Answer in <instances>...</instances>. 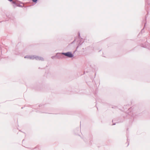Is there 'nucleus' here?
Here are the masks:
<instances>
[{"label":"nucleus","instance_id":"5","mask_svg":"<svg viewBox=\"0 0 150 150\" xmlns=\"http://www.w3.org/2000/svg\"><path fill=\"white\" fill-rule=\"evenodd\" d=\"M142 47H146L148 48H149V49H150V48H148L147 46H146V45H144L142 44L141 46Z\"/></svg>","mask_w":150,"mask_h":150},{"label":"nucleus","instance_id":"9","mask_svg":"<svg viewBox=\"0 0 150 150\" xmlns=\"http://www.w3.org/2000/svg\"><path fill=\"white\" fill-rule=\"evenodd\" d=\"M127 143H128V144H127V146H128L129 145V142H128V139H127Z\"/></svg>","mask_w":150,"mask_h":150},{"label":"nucleus","instance_id":"6","mask_svg":"<svg viewBox=\"0 0 150 150\" xmlns=\"http://www.w3.org/2000/svg\"><path fill=\"white\" fill-rule=\"evenodd\" d=\"M30 55H26L24 57L25 58H28L29 59Z\"/></svg>","mask_w":150,"mask_h":150},{"label":"nucleus","instance_id":"7","mask_svg":"<svg viewBox=\"0 0 150 150\" xmlns=\"http://www.w3.org/2000/svg\"><path fill=\"white\" fill-rule=\"evenodd\" d=\"M82 43H83V42H82V43H81V44L79 43V44H78V46L76 47V49H77L82 44Z\"/></svg>","mask_w":150,"mask_h":150},{"label":"nucleus","instance_id":"1","mask_svg":"<svg viewBox=\"0 0 150 150\" xmlns=\"http://www.w3.org/2000/svg\"><path fill=\"white\" fill-rule=\"evenodd\" d=\"M62 54L64 55L67 57L69 58H71L74 56V55L71 53V52H62L59 53Z\"/></svg>","mask_w":150,"mask_h":150},{"label":"nucleus","instance_id":"3","mask_svg":"<svg viewBox=\"0 0 150 150\" xmlns=\"http://www.w3.org/2000/svg\"><path fill=\"white\" fill-rule=\"evenodd\" d=\"M131 108L129 109L128 110V111H127V113H128V114H129V115H131L132 116V114L133 115V114L132 113V112H129V111H131Z\"/></svg>","mask_w":150,"mask_h":150},{"label":"nucleus","instance_id":"4","mask_svg":"<svg viewBox=\"0 0 150 150\" xmlns=\"http://www.w3.org/2000/svg\"><path fill=\"white\" fill-rule=\"evenodd\" d=\"M35 55H30L29 59H35Z\"/></svg>","mask_w":150,"mask_h":150},{"label":"nucleus","instance_id":"2","mask_svg":"<svg viewBox=\"0 0 150 150\" xmlns=\"http://www.w3.org/2000/svg\"><path fill=\"white\" fill-rule=\"evenodd\" d=\"M35 59L36 60H39L42 61L44 60V59L43 57L36 55H35Z\"/></svg>","mask_w":150,"mask_h":150},{"label":"nucleus","instance_id":"8","mask_svg":"<svg viewBox=\"0 0 150 150\" xmlns=\"http://www.w3.org/2000/svg\"><path fill=\"white\" fill-rule=\"evenodd\" d=\"M38 0H32L33 1V2L36 3Z\"/></svg>","mask_w":150,"mask_h":150},{"label":"nucleus","instance_id":"10","mask_svg":"<svg viewBox=\"0 0 150 150\" xmlns=\"http://www.w3.org/2000/svg\"><path fill=\"white\" fill-rule=\"evenodd\" d=\"M55 56H52L51 57V58L52 59H54Z\"/></svg>","mask_w":150,"mask_h":150},{"label":"nucleus","instance_id":"12","mask_svg":"<svg viewBox=\"0 0 150 150\" xmlns=\"http://www.w3.org/2000/svg\"><path fill=\"white\" fill-rule=\"evenodd\" d=\"M76 39H75L74 40V41L73 42H72V43H73L74 41H76Z\"/></svg>","mask_w":150,"mask_h":150},{"label":"nucleus","instance_id":"13","mask_svg":"<svg viewBox=\"0 0 150 150\" xmlns=\"http://www.w3.org/2000/svg\"><path fill=\"white\" fill-rule=\"evenodd\" d=\"M149 0H148V2H147V3H148V4H149V2H148V1H149Z\"/></svg>","mask_w":150,"mask_h":150},{"label":"nucleus","instance_id":"14","mask_svg":"<svg viewBox=\"0 0 150 150\" xmlns=\"http://www.w3.org/2000/svg\"><path fill=\"white\" fill-rule=\"evenodd\" d=\"M115 125V123H113L112 125Z\"/></svg>","mask_w":150,"mask_h":150},{"label":"nucleus","instance_id":"11","mask_svg":"<svg viewBox=\"0 0 150 150\" xmlns=\"http://www.w3.org/2000/svg\"><path fill=\"white\" fill-rule=\"evenodd\" d=\"M19 6V7L21 6L20 5H18V4H17V6Z\"/></svg>","mask_w":150,"mask_h":150}]
</instances>
